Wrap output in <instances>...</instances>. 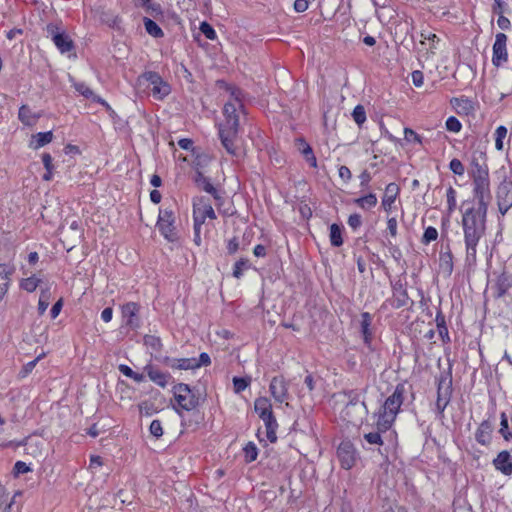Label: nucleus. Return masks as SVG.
<instances>
[{"label":"nucleus","instance_id":"nucleus-5","mask_svg":"<svg viewBox=\"0 0 512 512\" xmlns=\"http://www.w3.org/2000/svg\"><path fill=\"white\" fill-rule=\"evenodd\" d=\"M140 86H146L154 99L163 100L171 92L170 85L156 72H145L138 78Z\"/></svg>","mask_w":512,"mask_h":512},{"label":"nucleus","instance_id":"nucleus-31","mask_svg":"<svg viewBox=\"0 0 512 512\" xmlns=\"http://www.w3.org/2000/svg\"><path fill=\"white\" fill-rule=\"evenodd\" d=\"M143 22H144L145 30L150 36H152L154 38H160L164 35L162 29L158 26V24L156 22H154L153 20H151L150 18L145 17L143 19Z\"/></svg>","mask_w":512,"mask_h":512},{"label":"nucleus","instance_id":"nucleus-6","mask_svg":"<svg viewBox=\"0 0 512 512\" xmlns=\"http://www.w3.org/2000/svg\"><path fill=\"white\" fill-rule=\"evenodd\" d=\"M174 397L177 404L186 411H191L199 405V397L184 383L174 387Z\"/></svg>","mask_w":512,"mask_h":512},{"label":"nucleus","instance_id":"nucleus-51","mask_svg":"<svg viewBox=\"0 0 512 512\" xmlns=\"http://www.w3.org/2000/svg\"><path fill=\"white\" fill-rule=\"evenodd\" d=\"M135 5L138 7H145L147 10H152L153 12H160V6L156 4H151L150 0H134Z\"/></svg>","mask_w":512,"mask_h":512},{"label":"nucleus","instance_id":"nucleus-38","mask_svg":"<svg viewBox=\"0 0 512 512\" xmlns=\"http://www.w3.org/2000/svg\"><path fill=\"white\" fill-rule=\"evenodd\" d=\"M251 379L249 377L246 378H240V377H234L233 378V386L234 391L236 393H240L244 391L250 384Z\"/></svg>","mask_w":512,"mask_h":512},{"label":"nucleus","instance_id":"nucleus-17","mask_svg":"<svg viewBox=\"0 0 512 512\" xmlns=\"http://www.w3.org/2000/svg\"><path fill=\"white\" fill-rule=\"evenodd\" d=\"M399 187L395 183H389L384 192V196L382 198V207L383 209L389 213L392 210V206L399 195Z\"/></svg>","mask_w":512,"mask_h":512},{"label":"nucleus","instance_id":"nucleus-42","mask_svg":"<svg viewBox=\"0 0 512 512\" xmlns=\"http://www.w3.org/2000/svg\"><path fill=\"white\" fill-rule=\"evenodd\" d=\"M244 454L247 462L256 460L258 455L257 447L252 442H249L244 448Z\"/></svg>","mask_w":512,"mask_h":512},{"label":"nucleus","instance_id":"nucleus-46","mask_svg":"<svg viewBox=\"0 0 512 512\" xmlns=\"http://www.w3.org/2000/svg\"><path fill=\"white\" fill-rule=\"evenodd\" d=\"M199 29L207 39L214 40L216 38V32L209 23L202 22Z\"/></svg>","mask_w":512,"mask_h":512},{"label":"nucleus","instance_id":"nucleus-3","mask_svg":"<svg viewBox=\"0 0 512 512\" xmlns=\"http://www.w3.org/2000/svg\"><path fill=\"white\" fill-rule=\"evenodd\" d=\"M471 177L473 181V194L477 200V207L488 210L491 200L490 178L487 165L473 162Z\"/></svg>","mask_w":512,"mask_h":512},{"label":"nucleus","instance_id":"nucleus-19","mask_svg":"<svg viewBox=\"0 0 512 512\" xmlns=\"http://www.w3.org/2000/svg\"><path fill=\"white\" fill-rule=\"evenodd\" d=\"M73 87L83 97H85L87 99H90L93 102L100 103L101 105H103L107 109H110L109 104L104 99H102L101 97L97 96L92 91V89L89 88V86L86 83H84V82H74L73 83Z\"/></svg>","mask_w":512,"mask_h":512},{"label":"nucleus","instance_id":"nucleus-12","mask_svg":"<svg viewBox=\"0 0 512 512\" xmlns=\"http://www.w3.org/2000/svg\"><path fill=\"white\" fill-rule=\"evenodd\" d=\"M337 456L344 469H350L355 463V451L350 442H342L337 449Z\"/></svg>","mask_w":512,"mask_h":512},{"label":"nucleus","instance_id":"nucleus-57","mask_svg":"<svg viewBox=\"0 0 512 512\" xmlns=\"http://www.w3.org/2000/svg\"><path fill=\"white\" fill-rule=\"evenodd\" d=\"M339 177L344 182H348L351 179V177H352V173H351L350 169L347 166H340V168H339Z\"/></svg>","mask_w":512,"mask_h":512},{"label":"nucleus","instance_id":"nucleus-16","mask_svg":"<svg viewBox=\"0 0 512 512\" xmlns=\"http://www.w3.org/2000/svg\"><path fill=\"white\" fill-rule=\"evenodd\" d=\"M259 417L262 419V421L265 424L266 436H267L268 440L271 443L276 442V440H277L276 430L278 428V423L276 421V418L273 415L272 410L266 412L265 414L260 415Z\"/></svg>","mask_w":512,"mask_h":512},{"label":"nucleus","instance_id":"nucleus-21","mask_svg":"<svg viewBox=\"0 0 512 512\" xmlns=\"http://www.w3.org/2000/svg\"><path fill=\"white\" fill-rule=\"evenodd\" d=\"M14 273V268L6 265L0 264V301L6 295L9 285H10V277Z\"/></svg>","mask_w":512,"mask_h":512},{"label":"nucleus","instance_id":"nucleus-33","mask_svg":"<svg viewBox=\"0 0 512 512\" xmlns=\"http://www.w3.org/2000/svg\"><path fill=\"white\" fill-rule=\"evenodd\" d=\"M40 282L41 280L39 278H37L35 275H31L20 281V288L31 293L37 289Z\"/></svg>","mask_w":512,"mask_h":512},{"label":"nucleus","instance_id":"nucleus-35","mask_svg":"<svg viewBox=\"0 0 512 512\" xmlns=\"http://www.w3.org/2000/svg\"><path fill=\"white\" fill-rule=\"evenodd\" d=\"M330 241L335 247H339L343 244L342 232L337 224H332L330 227Z\"/></svg>","mask_w":512,"mask_h":512},{"label":"nucleus","instance_id":"nucleus-53","mask_svg":"<svg viewBox=\"0 0 512 512\" xmlns=\"http://www.w3.org/2000/svg\"><path fill=\"white\" fill-rule=\"evenodd\" d=\"M404 136L407 141H414L417 143H421V137L412 129L405 128L404 129Z\"/></svg>","mask_w":512,"mask_h":512},{"label":"nucleus","instance_id":"nucleus-40","mask_svg":"<svg viewBox=\"0 0 512 512\" xmlns=\"http://www.w3.org/2000/svg\"><path fill=\"white\" fill-rule=\"evenodd\" d=\"M353 120L358 124L362 125L366 121V112L362 105H357L352 112Z\"/></svg>","mask_w":512,"mask_h":512},{"label":"nucleus","instance_id":"nucleus-58","mask_svg":"<svg viewBox=\"0 0 512 512\" xmlns=\"http://www.w3.org/2000/svg\"><path fill=\"white\" fill-rule=\"evenodd\" d=\"M509 286H510L509 284L504 283V277H501L498 280V284H497V296L502 297L507 292Z\"/></svg>","mask_w":512,"mask_h":512},{"label":"nucleus","instance_id":"nucleus-22","mask_svg":"<svg viewBox=\"0 0 512 512\" xmlns=\"http://www.w3.org/2000/svg\"><path fill=\"white\" fill-rule=\"evenodd\" d=\"M139 311V306L135 302H128L122 306V313L125 318H127V325L136 328L138 327V319L137 314Z\"/></svg>","mask_w":512,"mask_h":512},{"label":"nucleus","instance_id":"nucleus-10","mask_svg":"<svg viewBox=\"0 0 512 512\" xmlns=\"http://www.w3.org/2000/svg\"><path fill=\"white\" fill-rule=\"evenodd\" d=\"M507 36L504 33H497L493 44L492 63L496 67H500L508 60L507 53Z\"/></svg>","mask_w":512,"mask_h":512},{"label":"nucleus","instance_id":"nucleus-45","mask_svg":"<svg viewBox=\"0 0 512 512\" xmlns=\"http://www.w3.org/2000/svg\"><path fill=\"white\" fill-rule=\"evenodd\" d=\"M445 125L446 129L453 133H458L462 128L460 121L454 116L449 117Z\"/></svg>","mask_w":512,"mask_h":512},{"label":"nucleus","instance_id":"nucleus-25","mask_svg":"<svg viewBox=\"0 0 512 512\" xmlns=\"http://www.w3.org/2000/svg\"><path fill=\"white\" fill-rule=\"evenodd\" d=\"M195 183L196 185L204 190L205 192L211 194L216 201H219L221 199L220 194L216 190V188L212 185L210 180L205 177L201 172H197L195 176Z\"/></svg>","mask_w":512,"mask_h":512},{"label":"nucleus","instance_id":"nucleus-24","mask_svg":"<svg viewBox=\"0 0 512 512\" xmlns=\"http://www.w3.org/2000/svg\"><path fill=\"white\" fill-rule=\"evenodd\" d=\"M422 40L420 41V45L423 49L426 50V52L421 56L425 57V59H428L430 55H433L435 53L436 49V42L439 41V38L436 34L432 33H421Z\"/></svg>","mask_w":512,"mask_h":512},{"label":"nucleus","instance_id":"nucleus-29","mask_svg":"<svg viewBox=\"0 0 512 512\" xmlns=\"http://www.w3.org/2000/svg\"><path fill=\"white\" fill-rule=\"evenodd\" d=\"M372 323V317L368 312L361 314V332L364 338V342L369 344L372 338V332L370 329Z\"/></svg>","mask_w":512,"mask_h":512},{"label":"nucleus","instance_id":"nucleus-4","mask_svg":"<svg viewBox=\"0 0 512 512\" xmlns=\"http://www.w3.org/2000/svg\"><path fill=\"white\" fill-rule=\"evenodd\" d=\"M405 386L398 384L394 392L384 402L376 423L380 431H387L394 423L404 400Z\"/></svg>","mask_w":512,"mask_h":512},{"label":"nucleus","instance_id":"nucleus-60","mask_svg":"<svg viewBox=\"0 0 512 512\" xmlns=\"http://www.w3.org/2000/svg\"><path fill=\"white\" fill-rule=\"evenodd\" d=\"M412 82L416 87H420L423 84V73L419 70L412 72Z\"/></svg>","mask_w":512,"mask_h":512},{"label":"nucleus","instance_id":"nucleus-14","mask_svg":"<svg viewBox=\"0 0 512 512\" xmlns=\"http://www.w3.org/2000/svg\"><path fill=\"white\" fill-rule=\"evenodd\" d=\"M163 363L172 369H179V370L197 369L196 358L176 359V358L165 357L163 359Z\"/></svg>","mask_w":512,"mask_h":512},{"label":"nucleus","instance_id":"nucleus-61","mask_svg":"<svg viewBox=\"0 0 512 512\" xmlns=\"http://www.w3.org/2000/svg\"><path fill=\"white\" fill-rule=\"evenodd\" d=\"M308 1L307 0H295L294 9L296 12H304L308 9Z\"/></svg>","mask_w":512,"mask_h":512},{"label":"nucleus","instance_id":"nucleus-55","mask_svg":"<svg viewBox=\"0 0 512 512\" xmlns=\"http://www.w3.org/2000/svg\"><path fill=\"white\" fill-rule=\"evenodd\" d=\"M440 259L446 265V269L449 272H451L452 269H453L452 254H451V252H446L444 254H441Z\"/></svg>","mask_w":512,"mask_h":512},{"label":"nucleus","instance_id":"nucleus-23","mask_svg":"<svg viewBox=\"0 0 512 512\" xmlns=\"http://www.w3.org/2000/svg\"><path fill=\"white\" fill-rule=\"evenodd\" d=\"M53 137L54 135L52 131L36 133L31 136L28 146L33 150H38L52 142Z\"/></svg>","mask_w":512,"mask_h":512},{"label":"nucleus","instance_id":"nucleus-1","mask_svg":"<svg viewBox=\"0 0 512 512\" xmlns=\"http://www.w3.org/2000/svg\"><path fill=\"white\" fill-rule=\"evenodd\" d=\"M228 91L230 92V99L223 108L225 119L219 127V136L227 153L239 156L238 127L239 115L243 113L242 92L236 87H229Z\"/></svg>","mask_w":512,"mask_h":512},{"label":"nucleus","instance_id":"nucleus-44","mask_svg":"<svg viewBox=\"0 0 512 512\" xmlns=\"http://www.w3.org/2000/svg\"><path fill=\"white\" fill-rule=\"evenodd\" d=\"M438 237V231L434 227H427L424 231L422 242L424 244H428L432 241H435Z\"/></svg>","mask_w":512,"mask_h":512},{"label":"nucleus","instance_id":"nucleus-13","mask_svg":"<svg viewBox=\"0 0 512 512\" xmlns=\"http://www.w3.org/2000/svg\"><path fill=\"white\" fill-rule=\"evenodd\" d=\"M451 388L450 381L441 379L438 383L436 407L440 412H443L450 401Z\"/></svg>","mask_w":512,"mask_h":512},{"label":"nucleus","instance_id":"nucleus-43","mask_svg":"<svg viewBox=\"0 0 512 512\" xmlns=\"http://www.w3.org/2000/svg\"><path fill=\"white\" fill-rule=\"evenodd\" d=\"M447 208L451 213L456 208V191L453 187H449L446 192Z\"/></svg>","mask_w":512,"mask_h":512},{"label":"nucleus","instance_id":"nucleus-50","mask_svg":"<svg viewBox=\"0 0 512 512\" xmlns=\"http://www.w3.org/2000/svg\"><path fill=\"white\" fill-rule=\"evenodd\" d=\"M150 433L155 436L156 438H159L163 435V429L161 422L159 420H153L150 424Z\"/></svg>","mask_w":512,"mask_h":512},{"label":"nucleus","instance_id":"nucleus-34","mask_svg":"<svg viewBox=\"0 0 512 512\" xmlns=\"http://www.w3.org/2000/svg\"><path fill=\"white\" fill-rule=\"evenodd\" d=\"M254 410L258 414V416H260L272 410V405L268 398L259 397L254 402Z\"/></svg>","mask_w":512,"mask_h":512},{"label":"nucleus","instance_id":"nucleus-26","mask_svg":"<svg viewBox=\"0 0 512 512\" xmlns=\"http://www.w3.org/2000/svg\"><path fill=\"white\" fill-rule=\"evenodd\" d=\"M39 113H35L27 105H22L19 109L18 118L26 126H33L40 118Z\"/></svg>","mask_w":512,"mask_h":512},{"label":"nucleus","instance_id":"nucleus-20","mask_svg":"<svg viewBox=\"0 0 512 512\" xmlns=\"http://www.w3.org/2000/svg\"><path fill=\"white\" fill-rule=\"evenodd\" d=\"M493 464L497 470L505 475H510L512 473V459L508 451L500 452L493 460Z\"/></svg>","mask_w":512,"mask_h":512},{"label":"nucleus","instance_id":"nucleus-15","mask_svg":"<svg viewBox=\"0 0 512 512\" xmlns=\"http://www.w3.org/2000/svg\"><path fill=\"white\" fill-rule=\"evenodd\" d=\"M47 29L52 35L54 44L62 53L68 52L72 49V41L66 34L56 32L55 27L51 25H49Z\"/></svg>","mask_w":512,"mask_h":512},{"label":"nucleus","instance_id":"nucleus-47","mask_svg":"<svg viewBox=\"0 0 512 512\" xmlns=\"http://www.w3.org/2000/svg\"><path fill=\"white\" fill-rule=\"evenodd\" d=\"M449 168L454 174L459 176H462L465 172L464 165L457 158H454L450 161Z\"/></svg>","mask_w":512,"mask_h":512},{"label":"nucleus","instance_id":"nucleus-11","mask_svg":"<svg viewBox=\"0 0 512 512\" xmlns=\"http://www.w3.org/2000/svg\"><path fill=\"white\" fill-rule=\"evenodd\" d=\"M269 390L276 402L283 403L288 398V385L283 377H273Z\"/></svg>","mask_w":512,"mask_h":512},{"label":"nucleus","instance_id":"nucleus-39","mask_svg":"<svg viewBox=\"0 0 512 512\" xmlns=\"http://www.w3.org/2000/svg\"><path fill=\"white\" fill-rule=\"evenodd\" d=\"M495 148L499 151L503 149V139L507 135V128L505 126H499L495 131Z\"/></svg>","mask_w":512,"mask_h":512},{"label":"nucleus","instance_id":"nucleus-32","mask_svg":"<svg viewBox=\"0 0 512 512\" xmlns=\"http://www.w3.org/2000/svg\"><path fill=\"white\" fill-rule=\"evenodd\" d=\"M14 499L9 497L5 487L0 485V512H10Z\"/></svg>","mask_w":512,"mask_h":512},{"label":"nucleus","instance_id":"nucleus-56","mask_svg":"<svg viewBox=\"0 0 512 512\" xmlns=\"http://www.w3.org/2000/svg\"><path fill=\"white\" fill-rule=\"evenodd\" d=\"M362 223L361 216L359 214H352L348 218V224L353 229H357Z\"/></svg>","mask_w":512,"mask_h":512},{"label":"nucleus","instance_id":"nucleus-49","mask_svg":"<svg viewBox=\"0 0 512 512\" xmlns=\"http://www.w3.org/2000/svg\"><path fill=\"white\" fill-rule=\"evenodd\" d=\"M248 267V261L241 259L237 261L234 265L233 276L235 278H240L242 276L243 270Z\"/></svg>","mask_w":512,"mask_h":512},{"label":"nucleus","instance_id":"nucleus-64","mask_svg":"<svg viewBox=\"0 0 512 512\" xmlns=\"http://www.w3.org/2000/svg\"><path fill=\"white\" fill-rule=\"evenodd\" d=\"M211 362L210 357L207 353H201L199 359H196L197 368L201 366H207Z\"/></svg>","mask_w":512,"mask_h":512},{"label":"nucleus","instance_id":"nucleus-59","mask_svg":"<svg viewBox=\"0 0 512 512\" xmlns=\"http://www.w3.org/2000/svg\"><path fill=\"white\" fill-rule=\"evenodd\" d=\"M103 465L102 458L100 456H91L89 469L94 472L98 467Z\"/></svg>","mask_w":512,"mask_h":512},{"label":"nucleus","instance_id":"nucleus-8","mask_svg":"<svg viewBox=\"0 0 512 512\" xmlns=\"http://www.w3.org/2000/svg\"><path fill=\"white\" fill-rule=\"evenodd\" d=\"M216 219L215 211L205 197H197L193 202V219L197 225H203L206 219Z\"/></svg>","mask_w":512,"mask_h":512},{"label":"nucleus","instance_id":"nucleus-52","mask_svg":"<svg viewBox=\"0 0 512 512\" xmlns=\"http://www.w3.org/2000/svg\"><path fill=\"white\" fill-rule=\"evenodd\" d=\"M145 345L151 346L155 350H159L161 348V341L158 337L152 335H146L144 337Z\"/></svg>","mask_w":512,"mask_h":512},{"label":"nucleus","instance_id":"nucleus-62","mask_svg":"<svg viewBox=\"0 0 512 512\" xmlns=\"http://www.w3.org/2000/svg\"><path fill=\"white\" fill-rule=\"evenodd\" d=\"M62 306H63V301L62 299L58 300L51 308L50 310V314H51V318L52 319H55L59 313L61 312V309H62Z\"/></svg>","mask_w":512,"mask_h":512},{"label":"nucleus","instance_id":"nucleus-9","mask_svg":"<svg viewBox=\"0 0 512 512\" xmlns=\"http://www.w3.org/2000/svg\"><path fill=\"white\" fill-rule=\"evenodd\" d=\"M499 212L505 215L512 207V181L504 179L496 191Z\"/></svg>","mask_w":512,"mask_h":512},{"label":"nucleus","instance_id":"nucleus-2","mask_svg":"<svg viewBox=\"0 0 512 512\" xmlns=\"http://www.w3.org/2000/svg\"><path fill=\"white\" fill-rule=\"evenodd\" d=\"M487 211L481 208L471 207L462 215V228L466 247V260L476 261L477 245L486 232Z\"/></svg>","mask_w":512,"mask_h":512},{"label":"nucleus","instance_id":"nucleus-28","mask_svg":"<svg viewBox=\"0 0 512 512\" xmlns=\"http://www.w3.org/2000/svg\"><path fill=\"white\" fill-rule=\"evenodd\" d=\"M491 432H492L491 425L486 421L482 422L479 425V427L476 431V434H475L477 442L482 445L489 444V442L491 440Z\"/></svg>","mask_w":512,"mask_h":512},{"label":"nucleus","instance_id":"nucleus-30","mask_svg":"<svg viewBox=\"0 0 512 512\" xmlns=\"http://www.w3.org/2000/svg\"><path fill=\"white\" fill-rule=\"evenodd\" d=\"M377 197L373 193H369L366 196L357 198L354 203L362 209L369 210L377 205Z\"/></svg>","mask_w":512,"mask_h":512},{"label":"nucleus","instance_id":"nucleus-18","mask_svg":"<svg viewBox=\"0 0 512 512\" xmlns=\"http://www.w3.org/2000/svg\"><path fill=\"white\" fill-rule=\"evenodd\" d=\"M450 103L459 115L468 116L475 112L474 103L468 98H452Z\"/></svg>","mask_w":512,"mask_h":512},{"label":"nucleus","instance_id":"nucleus-63","mask_svg":"<svg viewBox=\"0 0 512 512\" xmlns=\"http://www.w3.org/2000/svg\"><path fill=\"white\" fill-rule=\"evenodd\" d=\"M52 161L53 159L50 154L44 153L42 155V162L46 170H54V165Z\"/></svg>","mask_w":512,"mask_h":512},{"label":"nucleus","instance_id":"nucleus-36","mask_svg":"<svg viewBox=\"0 0 512 512\" xmlns=\"http://www.w3.org/2000/svg\"><path fill=\"white\" fill-rule=\"evenodd\" d=\"M50 303V292L48 290H42L38 301V312L43 315Z\"/></svg>","mask_w":512,"mask_h":512},{"label":"nucleus","instance_id":"nucleus-54","mask_svg":"<svg viewBox=\"0 0 512 512\" xmlns=\"http://www.w3.org/2000/svg\"><path fill=\"white\" fill-rule=\"evenodd\" d=\"M30 471L29 466L25 462L17 461L14 465V474L16 476L24 474Z\"/></svg>","mask_w":512,"mask_h":512},{"label":"nucleus","instance_id":"nucleus-7","mask_svg":"<svg viewBox=\"0 0 512 512\" xmlns=\"http://www.w3.org/2000/svg\"><path fill=\"white\" fill-rule=\"evenodd\" d=\"M175 216L174 212L170 209H163L159 212L157 227L161 234L168 240L174 241L177 238Z\"/></svg>","mask_w":512,"mask_h":512},{"label":"nucleus","instance_id":"nucleus-37","mask_svg":"<svg viewBox=\"0 0 512 512\" xmlns=\"http://www.w3.org/2000/svg\"><path fill=\"white\" fill-rule=\"evenodd\" d=\"M44 355L45 354L43 353V354L39 355L37 358H35L34 360L26 363L23 366V368L21 369V371L19 373V376L21 378L27 377L33 371V369L35 368V366L38 363V361L44 357Z\"/></svg>","mask_w":512,"mask_h":512},{"label":"nucleus","instance_id":"nucleus-41","mask_svg":"<svg viewBox=\"0 0 512 512\" xmlns=\"http://www.w3.org/2000/svg\"><path fill=\"white\" fill-rule=\"evenodd\" d=\"M382 432L383 431H380L377 428V431H375V432H369V433L364 434V438H365V440L369 444H372V445H382L383 444V441H382V438H381V433Z\"/></svg>","mask_w":512,"mask_h":512},{"label":"nucleus","instance_id":"nucleus-27","mask_svg":"<svg viewBox=\"0 0 512 512\" xmlns=\"http://www.w3.org/2000/svg\"><path fill=\"white\" fill-rule=\"evenodd\" d=\"M147 375L149 379L160 387H166L169 380V374L164 373L152 366L146 367Z\"/></svg>","mask_w":512,"mask_h":512},{"label":"nucleus","instance_id":"nucleus-48","mask_svg":"<svg viewBox=\"0 0 512 512\" xmlns=\"http://www.w3.org/2000/svg\"><path fill=\"white\" fill-rule=\"evenodd\" d=\"M301 144L304 146L302 149V153L305 155L307 161L313 166H316V158L313 155L312 148L305 143L303 140H301Z\"/></svg>","mask_w":512,"mask_h":512}]
</instances>
